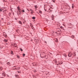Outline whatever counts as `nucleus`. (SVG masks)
<instances>
[{"mask_svg":"<svg viewBox=\"0 0 78 78\" xmlns=\"http://www.w3.org/2000/svg\"><path fill=\"white\" fill-rule=\"evenodd\" d=\"M17 14L18 16H19V15L21 14V12L20 11H18L17 12Z\"/></svg>","mask_w":78,"mask_h":78,"instance_id":"f257e3e1","label":"nucleus"},{"mask_svg":"<svg viewBox=\"0 0 78 78\" xmlns=\"http://www.w3.org/2000/svg\"><path fill=\"white\" fill-rule=\"evenodd\" d=\"M13 46H14L15 47H17V44H14L12 45Z\"/></svg>","mask_w":78,"mask_h":78,"instance_id":"f03ea898","label":"nucleus"},{"mask_svg":"<svg viewBox=\"0 0 78 78\" xmlns=\"http://www.w3.org/2000/svg\"><path fill=\"white\" fill-rule=\"evenodd\" d=\"M17 9L18 11H20V7H17Z\"/></svg>","mask_w":78,"mask_h":78,"instance_id":"7ed1b4c3","label":"nucleus"},{"mask_svg":"<svg viewBox=\"0 0 78 78\" xmlns=\"http://www.w3.org/2000/svg\"><path fill=\"white\" fill-rule=\"evenodd\" d=\"M15 76L17 78H19V76L17 75H15Z\"/></svg>","mask_w":78,"mask_h":78,"instance_id":"20e7f679","label":"nucleus"},{"mask_svg":"<svg viewBox=\"0 0 78 78\" xmlns=\"http://www.w3.org/2000/svg\"><path fill=\"white\" fill-rule=\"evenodd\" d=\"M4 42H8V40L6 39H5L4 40Z\"/></svg>","mask_w":78,"mask_h":78,"instance_id":"39448f33","label":"nucleus"},{"mask_svg":"<svg viewBox=\"0 0 78 78\" xmlns=\"http://www.w3.org/2000/svg\"><path fill=\"white\" fill-rule=\"evenodd\" d=\"M2 76H5V73H3L2 74Z\"/></svg>","mask_w":78,"mask_h":78,"instance_id":"423d86ee","label":"nucleus"},{"mask_svg":"<svg viewBox=\"0 0 78 78\" xmlns=\"http://www.w3.org/2000/svg\"><path fill=\"white\" fill-rule=\"evenodd\" d=\"M68 56H69V57H70V56H72V54H69L68 55Z\"/></svg>","mask_w":78,"mask_h":78,"instance_id":"0eeeda50","label":"nucleus"},{"mask_svg":"<svg viewBox=\"0 0 78 78\" xmlns=\"http://www.w3.org/2000/svg\"><path fill=\"white\" fill-rule=\"evenodd\" d=\"M52 20H54V16H53V15H52Z\"/></svg>","mask_w":78,"mask_h":78,"instance_id":"6e6552de","label":"nucleus"},{"mask_svg":"<svg viewBox=\"0 0 78 78\" xmlns=\"http://www.w3.org/2000/svg\"><path fill=\"white\" fill-rule=\"evenodd\" d=\"M16 56H17V58H20V56H19L18 55H16Z\"/></svg>","mask_w":78,"mask_h":78,"instance_id":"1a4fd4ad","label":"nucleus"},{"mask_svg":"<svg viewBox=\"0 0 78 78\" xmlns=\"http://www.w3.org/2000/svg\"><path fill=\"white\" fill-rule=\"evenodd\" d=\"M55 42H58V39H56L55 40Z\"/></svg>","mask_w":78,"mask_h":78,"instance_id":"9d476101","label":"nucleus"},{"mask_svg":"<svg viewBox=\"0 0 78 78\" xmlns=\"http://www.w3.org/2000/svg\"><path fill=\"white\" fill-rule=\"evenodd\" d=\"M30 11H31V14H33V11H32V10H31V9H30Z\"/></svg>","mask_w":78,"mask_h":78,"instance_id":"9b49d317","label":"nucleus"},{"mask_svg":"<svg viewBox=\"0 0 78 78\" xmlns=\"http://www.w3.org/2000/svg\"><path fill=\"white\" fill-rule=\"evenodd\" d=\"M64 56L65 57H67V55H66V54H64Z\"/></svg>","mask_w":78,"mask_h":78,"instance_id":"f8f14e48","label":"nucleus"},{"mask_svg":"<svg viewBox=\"0 0 78 78\" xmlns=\"http://www.w3.org/2000/svg\"><path fill=\"white\" fill-rule=\"evenodd\" d=\"M19 69H20V68H15V69H16V70H19Z\"/></svg>","mask_w":78,"mask_h":78,"instance_id":"ddd939ff","label":"nucleus"},{"mask_svg":"<svg viewBox=\"0 0 78 78\" xmlns=\"http://www.w3.org/2000/svg\"><path fill=\"white\" fill-rule=\"evenodd\" d=\"M51 33L53 34V33H54V31H51Z\"/></svg>","mask_w":78,"mask_h":78,"instance_id":"4468645a","label":"nucleus"},{"mask_svg":"<svg viewBox=\"0 0 78 78\" xmlns=\"http://www.w3.org/2000/svg\"><path fill=\"white\" fill-rule=\"evenodd\" d=\"M11 54L12 55H14V54L13 53V52L12 51H11Z\"/></svg>","mask_w":78,"mask_h":78,"instance_id":"2eb2a0df","label":"nucleus"},{"mask_svg":"<svg viewBox=\"0 0 78 78\" xmlns=\"http://www.w3.org/2000/svg\"><path fill=\"white\" fill-rule=\"evenodd\" d=\"M52 2H53L54 3H55V0H52Z\"/></svg>","mask_w":78,"mask_h":78,"instance_id":"dca6fc26","label":"nucleus"},{"mask_svg":"<svg viewBox=\"0 0 78 78\" xmlns=\"http://www.w3.org/2000/svg\"><path fill=\"white\" fill-rule=\"evenodd\" d=\"M0 70H2V67H0Z\"/></svg>","mask_w":78,"mask_h":78,"instance_id":"f3484780","label":"nucleus"},{"mask_svg":"<svg viewBox=\"0 0 78 78\" xmlns=\"http://www.w3.org/2000/svg\"><path fill=\"white\" fill-rule=\"evenodd\" d=\"M33 64L34 65V66H36V64H35L34 63H33Z\"/></svg>","mask_w":78,"mask_h":78,"instance_id":"a211bd4d","label":"nucleus"},{"mask_svg":"<svg viewBox=\"0 0 78 78\" xmlns=\"http://www.w3.org/2000/svg\"><path fill=\"white\" fill-rule=\"evenodd\" d=\"M59 64L60 65V64H62V62H60V63L59 62Z\"/></svg>","mask_w":78,"mask_h":78,"instance_id":"6ab92c4d","label":"nucleus"},{"mask_svg":"<svg viewBox=\"0 0 78 78\" xmlns=\"http://www.w3.org/2000/svg\"><path fill=\"white\" fill-rule=\"evenodd\" d=\"M7 64L8 65H9L10 64V63H9V62H8L7 63Z\"/></svg>","mask_w":78,"mask_h":78,"instance_id":"aec40b11","label":"nucleus"},{"mask_svg":"<svg viewBox=\"0 0 78 78\" xmlns=\"http://www.w3.org/2000/svg\"><path fill=\"white\" fill-rule=\"evenodd\" d=\"M19 23H20V24H22V22L21 21H19Z\"/></svg>","mask_w":78,"mask_h":78,"instance_id":"412c9836","label":"nucleus"},{"mask_svg":"<svg viewBox=\"0 0 78 78\" xmlns=\"http://www.w3.org/2000/svg\"><path fill=\"white\" fill-rule=\"evenodd\" d=\"M35 6V8H37V6Z\"/></svg>","mask_w":78,"mask_h":78,"instance_id":"4be33fe9","label":"nucleus"},{"mask_svg":"<svg viewBox=\"0 0 78 78\" xmlns=\"http://www.w3.org/2000/svg\"><path fill=\"white\" fill-rule=\"evenodd\" d=\"M39 13H40L41 14V13H42V12L41 11H40L39 12Z\"/></svg>","mask_w":78,"mask_h":78,"instance_id":"5701e85b","label":"nucleus"},{"mask_svg":"<svg viewBox=\"0 0 78 78\" xmlns=\"http://www.w3.org/2000/svg\"><path fill=\"white\" fill-rule=\"evenodd\" d=\"M33 19H35V17H33L32 18Z\"/></svg>","mask_w":78,"mask_h":78,"instance_id":"b1692460","label":"nucleus"},{"mask_svg":"<svg viewBox=\"0 0 78 78\" xmlns=\"http://www.w3.org/2000/svg\"><path fill=\"white\" fill-rule=\"evenodd\" d=\"M74 35H73V36H72V37L73 38H74Z\"/></svg>","mask_w":78,"mask_h":78,"instance_id":"393cba45","label":"nucleus"},{"mask_svg":"<svg viewBox=\"0 0 78 78\" xmlns=\"http://www.w3.org/2000/svg\"><path fill=\"white\" fill-rule=\"evenodd\" d=\"M44 10L45 11H46V8H45V7H44Z\"/></svg>","mask_w":78,"mask_h":78,"instance_id":"a878e982","label":"nucleus"},{"mask_svg":"<svg viewBox=\"0 0 78 78\" xmlns=\"http://www.w3.org/2000/svg\"><path fill=\"white\" fill-rule=\"evenodd\" d=\"M30 26L31 27V28L33 27V25H30Z\"/></svg>","mask_w":78,"mask_h":78,"instance_id":"bb28decb","label":"nucleus"},{"mask_svg":"<svg viewBox=\"0 0 78 78\" xmlns=\"http://www.w3.org/2000/svg\"><path fill=\"white\" fill-rule=\"evenodd\" d=\"M25 54H23V56H25Z\"/></svg>","mask_w":78,"mask_h":78,"instance_id":"cd10ccee","label":"nucleus"},{"mask_svg":"<svg viewBox=\"0 0 78 78\" xmlns=\"http://www.w3.org/2000/svg\"><path fill=\"white\" fill-rule=\"evenodd\" d=\"M72 9H73V5H72Z\"/></svg>","mask_w":78,"mask_h":78,"instance_id":"c85d7f7f","label":"nucleus"},{"mask_svg":"<svg viewBox=\"0 0 78 78\" xmlns=\"http://www.w3.org/2000/svg\"><path fill=\"white\" fill-rule=\"evenodd\" d=\"M23 12H25V11H24V10H23Z\"/></svg>","mask_w":78,"mask_h":78,"instance_id":"c756f323","label":"nucleus"},{"mask_svg":"<svg viewBox=\"0 0 78 78\" xmlns=\"http://www.w3.org/2000/svg\"><path fill=\"white\" fill-rule=\"evenodd\" d=\"M20 50H21V51H23V50H22V49H20Z\"/></svg>","mask_w":78,"mask_h":78,"instance_id":"7c9ffc66","label":"nucleus"},{"mask_svg":"<svg viewBox=\"0 0 78 78\" xmlns=\"http://www.w3.org/2000/svg\"><path fill=\"white\" fill-rule=\"evenodd\" d=\"M32 29H33V28H34V27H32Z\"/></svg>","mask_w":78,"mask_h":78,"instance_id":"2f4dec72","label":"nucleus"},{"mask_svg":"<svg viewBox=\"0 0 78 78\" xmlns=\"http://www.w3.org/2000/svg\"><path fill=\"white\" fill-rule=\"evenodd\" d=\"M0 11H2V10L0 9Z\"/></svg>","mask_w":78,"mask_h":78,"instance_id":"473e14b6","label":"nucleus"},{"mask_svg":"<svg viewBox=\"0 0 78 78\" xmlns=\"http://www.w3.org/2000/svg\"><path fill=\"white\" fill-rule=\"evenodd\" d=\"M17 72H18V73H20V72L19 71H17Z\"/></svg>","mask_w":78,"mask_h":78,"instance_id":"72a5a7b5","label":"nucleus"},{"mask_svg":"<svg viewBox=\"0 0 78 78\" xmlns=\"http://www.w3.org/2000/svg\"><path fill=\"white\" fill-rule=\"evenodd\" d=\"M50 10H49V11H50Z\"/></svg>","mask_w":78,"mask_h":78,"instance_id":"f704fd0d","label":"nucleus"}]
</instances>
